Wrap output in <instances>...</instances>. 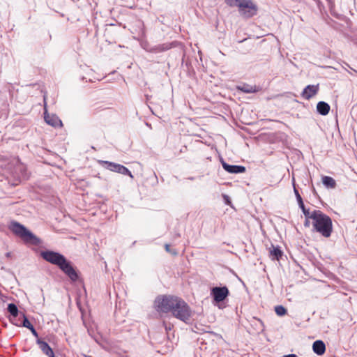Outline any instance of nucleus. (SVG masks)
Segmentation results:
<instances>
[{
  "instance_id": "f257e3e1",
  "label": "nucleus",
  "mask_w": 357,
  "mask_h": 357,
  "mask_svg": "<svg viewBox=\"0 0 357 357\" xmlns=\"http://www.w3.org/2000/svg\"><path fill=\"white\" fill-rule=\"evenodd\" d=\"M158 312H171L176 319L187 323L192 315L190 306L181 298L174 296H158L155 301Z\"/></svg>"
},
{
  "instance_id": "f03ea898",
  "label": "nucleus",
  "mask_w": 357,
  "mask_h": 357,
  "mask_svg": "<svg viewBox=\"0 0 357 357\" xmlns=\"http://www.w3.org/2000/svg\"><path fill=\"white\" fill-rule=\"evenodd\" d=\"M40 256L46 261L58 266L72 282H75L78 280L79 275L77 271L73 267L72 263L62 254L47 250L41 251Z\"/></svg>"
},
{
  "instance_id": "7ed1b4c3",
  "label": "nucleus",
  "mask_w": 357,
  "mask_h": 357,
  "mask_svg": "<svg viewBox=\"0 0 357 357\" xmlns=\"http://www.w3.org/2000/svg\"><path fill=\"white\" fill-rule=\"evenodd\" d=\"M312 220L314 231L321 234L324 237L328 238L333 231L331 218L320 210H314L308 217Z\"/></svg>"
},
{
  "instance_id": "20e7f679",
  "label": "nucleus",
  "mask_w": 357,
  "mask_h": 357,
  "mask_svg": "<svg viewBox=\"0 0 357 357\" xmlns=\"http://www.w3.org/2000/svg\"><path fill=\"white\" fill-rule=\"evenodd\" d=\"M10 229L14 234L20 237L26 244L29 243L34 245H38L41 242L39 238L27 229L23 225L17 222H11Z\"/></svg>"
},
{
  "instance_id": "39448f33",
  "label": "nucleus",
  "mask_w": 357,
  "mask_h": 357,
  "mask_svg": "<svg viewBox=\"0 0 357 357\" xmlns=\"http://www.w3.org/2000/svg\"><path fill=\"white\" fill-rule=\"evenodd\" d=\"M238 10L246 17L257 15L258 7L252 0H243L238 6Z\"/></svg>"
},
{
  "instance_id": "423d86ee",
  "label": "nucleus",
  "mask_w": 357,
  "mask_h": 357,
  "mask_svg": "<svg viewBox=\"0 0 357 357\" xmlns=\"http://www.w3.org/2000/svg\"><path fill=\"white\" fill-rule=\"evenodd\" d=\"M229 294V291L226 286L215 287L211 289V295L215 303L224 301Z\"/></svg>"
},
{
  "instance_id": "0eeeda50",
  "label": "nucleus",
  "mask_w": 357,
  "mask_h": 357,
  "mask_svg": "<svg viewBox=\"0 0 357 357\" xmlns=\"http://www.w3.org/2000/svg\"><path fill=\"white\" fill-rule=\"evenodd\" d=\"M44 101L45 102V97H44ZM44 109H45V112H44V119H45V122L47 124H49V125H50L52 126H54V127H57V126H62V122L59 119L58 116H56L55 115H50V114H47V110H46V103L45 102Z\"/></svg>"
},
{
  "instance_id": "6e6552de",
  "label": "nucleus",
  "mask_w": 357,
  "mask_h": 357,
  "mask_svg": "<svg viewBox=\"0 0 357 357\" xmlns=\"http://www.w3.org/2000/svg\"><path fill=\"white\" fill-rule=\"evenodd\" d=\"M223 169L230 174H241L245 172V167L242 165H229L223 160H221Z\"/></svg>"
},
{
  "instance_id": "1a4fd4ad",
  "label": "nucleus",
  "mask_w": 357,
  "mask_h": 357,
  "mask_svg": "<svg viewBox=\"0 0 357 357\" xmlns=\"http://www.w3.org/2000/svg\"><path fill=\"white\" fill-rule=\"evenodd\" d=\"M319 91V84L307 85L302 92V96L306 100L310 99L315 96Z\"/></svg>"
},
{
  "instance_id": "9d476101",
  "label": "nucleus",
  "mask_w": 357,
  "mask_h": 357,
  "mask_svg": "<svg viewBox=\"0 0 357 357\" xmlns=\"http://www.w3.org/2000/svg\"><path fill=\"white\" fill-rule=\"evenodd\" d=\"M36 343L39 346L43 353L48 357H55L52 349L50 345L40 338L36 340Z\"/></svg>"
},
{
  "instance_id": "9b49d317",
  "label": "nucleus",
  "mask_w": 357,
  "mask_h": 357,
  "mask_svg": "<svg viewBox=\"0 0 357 357\" xmlns=\"http://www.w3.org/2000/svg\"><path fill=\"white\" fill-rule=\"evenodd\" d=\"M293 185H294V192L295 194V196L296 197V200L298 202V206L302 210L304 215L305 218H308L310 215V212L308 209L305 208L303 199L301 196L300 195L298 190L296 189L294 183V178H293Z\"/></svg>"
},
{
  "instance_id": "f8f14e48",
  "label": "nucleus",
  "mask_w": 357,
  "mask_h": 357,
  "mask_svg": "<svg viewBox=\"0 0 357 357\" xmlns=\"http://www.w3.org/2000/svg\"><path fill=\"white\" fill-rule=\"evenodd\" d=\"M174 43H165L163 44L157 45L149 49H147L146 51L151 53H159L165 52L172 48L174 46Z\"/></svg>"
},
{
  "instance_id": "ddd939ff",
  "label": "nucleus",
  "mask_w": 357,
  "mask_h": 357,
  "mask_svg": "<svg viewBox=\"0 0 357 357\" xmlns=\"http://www.w3.org/2000/svg\"><path fill=\"white\" fill-rule=\"evenodd\" d=\"M13 175L14 176L18 178L20 180H26L29 178L26 168L22 164L17 165V166L15 167Z\"/></svg>"
},
{
  "instance_id": "4468645a",
  "label": "nucleus",
  "mask_w": 357,
  "mask_h": 357,
  "mask_svg": "<svg viewBox=\"0 0 357 357\" xmlns=\"http://www.w3.org/2000/svg\"><path fill=\"white\" fill-rule=\"evenodd\" d=\"M99 163L105 169L112 172H119L120 164L115 163L113 162L106 160H99Z\"/></svg>"
},
{
  "instance_id": "2eb2a0df",
  "label": "nucleus",
  "mask_w": 357,
  "mask_h": 357,
  "mask_svg": "<svg viewBox=\"0 0 357 357\" xmlns=\"http://www.w3.org/2000/svg\"><path fill=\"white\" fill-rule=\"evenodd\" d=\"M312 349L317 355H323L326 351V345L322 340H316L312 344Z\"/></svg>"
},
{
  "instance_id": "dca6fc26",
  "label": "nucleus",
  "mask_w": 357,
  "mask_h": 357,
  "mask_svg": "<svg viewBox=\"0 0 357 357\" xmlns=\"http://www.w3.org/2000/svg\"><path fill=\"white\" fill-rule=\"evenodd\" d=\"M238 90L246 93H255L259 91V88L255 85H250L248 84H243L237 86Z\"/></svg>"
},
{
  "instance_id": "f3484780",
  "label": "nucleus",
  "mask_w": 357,
  "mask_h": 357,
  "mask_svg": "<svg viewBox=\"0 0 357 357\" xmlns=\"http://www.w3.org/2000/svg\"><path fill=\"white\" fill-rule=\"evenodd\" d=\"M317 111L319 114L325 116L330 111V105L324 101H320L317 105Z\"/></svg>"
},
{
  "instance_id": "a211bd4d",
  "label": "nucleus",
  "mask_w": 357,
  "mask_h": 357,
  "mask_svg": "<svg viewBox=\"0 0 357 357\" xmlns=\"http://www.w3.org/2000/svg\"><path fill=\"white\" fill-rule=\"evenodd\" d=\"M270 257L273 260H279L283 255V252L281 250L279 246L275 247L271 245V248L269 250Z\"/></svg>"
},
{
  "instance_id": "6ab92c4d",
  "label": "nucleus",
  "mask_w": 357,
  "mask_h": 357,
  "mask_svg": "<svg viewBox=\"0 0 357 357\" xmlns=\"http://www.w3.org/2000/svg\"><path fill=\"white\" fill-rule=\"evenodd\" d=\"M322 183L327 188L333 189L336 187L335 179L331 176H324L322 177Z\"/></svg>"
},
{
  "instance_id": "aec40b11",
  "label": "nucleus",
  "mask_w": 357,
  "mask_h": 357,
  "mask_svg": "<svg viewBox=\"0 0 357 357\" xmlns=\"http://www.w3.org/2000/svg\"><path fill=\"white\" fill-rule=\"evenodd\" d=\"M8 312L10 313V317H18L20 316L22 312H20L17 305L15 303H9L7 307Z\"/></svg>"
},
{
  "instance_id": "412c9836",
  "label": "nucleus",
  "mask_w": 357,
  "mask_h": 357,
  "mask_svg": "<svg viewBox=\"0 0 357 357\" xmlns=\"http://www.w3.org/2000/svg\"><path fill=\"white\" fill-rule=\"evenodd\" d=\"M20 317L22 319V320L21 321L20 326L25 327L28 329L32 328L33 325L30 323L28 318L26 317V315L24 313H21Z\"/></svg>"
},
{
  "instance_id": "4be33fe9",
  "label": "nucleus",
  "mask_w": 357,
  "mask_h": 357,
  "mask_svg": "<svg viewBox=\"0 0 357 357\" xmlns=\"http://www.w3.org/2000/svg\"><path fill=\"white\" fill-rule=\"evenodd\" d=\"M275 312L278 316H283L287 314V309L282 305H277L275 307Z\"/></svg>"
},
{
  "instance_id": "5701e85b",
  "label": "nucleus",
  "mask_w": 357,
  "mask_h": 357,
  "mask_svg": "<svg viewBox=\"0 0 357 357\" xmlns=\"http://www.w3.org/2000/svg\"><path fill=\"white\" fill-rule=\"evenodd\" d=\"M119 174H121L123 175H128L130 178H133V176L131 173V172L125 166L121 165L119 168Z\"/></svg>"
},
{
  "instance_id": "b1692460",
  "label": "nucleus",
  "mask_w": 357,
  "mask_h": 357,
  "mask_svg": "<svg viewBox=\"0 0 357 357\" xmlns=\"http://www.w3.org/2000/svg\"><path fill=\"white\" fill-rule=\"evenodd\" d=\"M21 318H22V317H21L20 316H18V317H10V318H9V320H10V321L13 324H14V325H15V326H20L21 321H22Z\"/></svg>"
},
{
  "instance_id": "393cba45",
  "label": "nucleus",
  "mask_w": 357,
  "mask_h": 357,
  "mask_svg": "<svg viewBox=\"0 0 357 357\" xmlns=\"http://www.w3.org/2000/svg\"><path fill=\"white\" fill-rule=\"evenodd\" d=\"M31 333L33 334V336H35L37 339L39 338L38 337V332L36 331L35 328L33 327V326H32V328H29Z\"/></svg>"
},
{
  "instance_id": "a878e982",
  "label": "nucleus",
  "mask_w": 357,
  "mask_h": 357,
  "mask_svg": "<svg viewBox=\"0 0 357 357\" xmlns=\"http://www.w3.org/2000/svg\"><path fill=\"white\" fill-rule=\"evenodd\" d=\"M222 197H223V199H224V201H225V204L229 205L231 204V201H230L229 197L228 195H223Z\"/></svg>"
},
{
  "instance_id": "bb28decb",
  "label": "nucleus",
  "mask_w": 357,
  "mask_h": 357,
  "mask_svg": "<svg viewBox=\"0 0 357 357\" xmlns=\"http://www.w3.org/2000/svg\"><path fill=\"white\" fill-rule=\"evenodd\" d=\"M309 219H311V218H305V221L304 222V226L305 227H310V222Z\"/></svg>"
},
{
  "instance_id": "cd10ccee",
  "label": "nucleus",
  "mask_w": 357,
  "mask_h": 357,
  "mask_svg": "<svg viewBox=\"0 0 357 357\" xmlns=\"http://www.w3.org/2000/svg\"><path fill=\"white\" fill-rule=\"evenodd\" d=\"M165 247V250H166L167 252H171V250H170V246H169V245L166 244Z\"/></svg>"
},
{
  "instance_id": "c85d7f7f",
  "label": "nucleus",
  "mask_w": 357,
  "mask_h": 357,
  "mask_svg": "<svg viewBox=\"0 0 357 357\" xmlns=\"http://www.w3.org/2000/svg\"><path fill=\"white\" fill-rule=\"evenodd\" d=\"M283 357H297V356L296 354H288L284 355Z\"/></svg>"
},
{
  "instance_id": "c756f323",
  "label": "nucleus",
  "mask_w": 357,
  "mask_h": 357,
  "mask_svg": "<svg viewBox=\"0 0 357 357\" xmlns=\"http://www.w3.org/2000/svg\"><path fill=\"white\" fill-rule=\"evenodd\" d=\"M5 255L7 258H10V257H11V252H8L6 253Z\"/></svg>"
}]
</instances>
